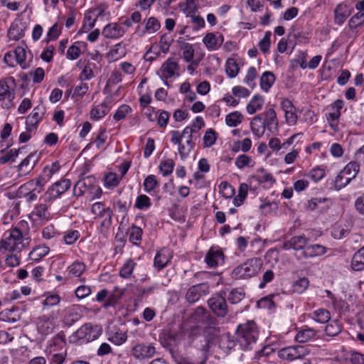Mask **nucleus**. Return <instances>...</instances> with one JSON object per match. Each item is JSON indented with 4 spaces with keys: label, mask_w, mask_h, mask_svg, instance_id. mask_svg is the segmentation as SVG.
<instances>
[{
    "label": "nucleus",
    "mask_w": 364,
    "mask_h": 364,
    "mask_svg": "<svg viewBox=\"0 0 364 364\" xmlns=\"http://www.w3.org/2000/svg\"><path fill=\"white\" fill-rule=\"evenodd\" d=\"M136 266V263L132 259L127 260L119 271V275L124 279L129 278Z\"/></svg>",
    "instance_id": "nucleus-51"
},
{
    "label": "nucleus",
    "mask_w": 364,
    "mask_h": 364,
    "mask_svg": "<svg viewBox=\"0 0 364 364\" xmlns=\"http://www.w3.org/2000/svg\"><path fill=\"white\" fill-rule=\"evenodd\" d=\"M259 331L256 323L249 321L238 326L236 332V343L242 350H250L256 345Z\"/></svg>",
    "instance_id": "nucleus-2"
},
{
    "label": "nucleus",
    "mask_w": 364,
    "mask_h": 364,
    "mask_svg": "<svg viewBox=\"0 0 364 364\" xmlns=\"http://www.w3.org/2000/svg\"><path fill=\"white\" fill-rule=\"evenodd\" d=\"M179 6L187 17L195 15L198 9L194 0H186V2L181 3Z\"/></svg>",
    "instance_id": "nucleus-46"
},
{
    "label": "nucleus",
    "mask_w": 364,
    "mask_h": 364,
    "mask_svg": "<svg viewBox=\"0 0 364 364\" xmlns=\"http://www.w3.org/2000/svg\"><path fill=\"white\" fill-rule=\"evenodd\" d=\"M252 133L257 137H261L265 132L266 127L262 115L258 114L252 118L250 122Z\"/></svg>",
    "instance_id": "nucleus-32"
},
{
    "label": "nucleus",
    "mask_w": 364,
    "mask_h": 364,
    "mask_svg": "<svg viewBox=\"0 0 364 364\" xmlns=\"http://www.w3.org/2000/svg\"><path fill=\"white\" fill-rule=\"evenodd\" d=\"M263 118V122L268 131L274 132L278 129V119L275 110L269 108L260 114Z\"/></svg>",
    "instance_id": "nucleus-23"
},
{
    "label": "nucleus",
    "mask_w": 364,
    "mask_h": 364,
    "mask_svg": "<svg viewBox=\"0 0 364 364\" xmlns=\"http://www.w3.org/2000/svg\"><path fill=\"white\" fill-rule=\"evenodd\" d=\"M223 41V36L220 33H208L203 38L204 45L210 51L218 50Z\"/></svg>",
    "instance_id": "nucleus-20"
},
{
    "label": "nucleus",
    "mask_w": 364,
    "mask_h": 364,
    "mask_svg": "<svg viewBox=\"0 0 364 364\" xmlns=\"http://www.w3.org/2000/svg\"><path fill=\"white\" fill-rule=\"evenodd\" d=\"M40 154L37 152L30 154L17 166L21 175H26L31 171L39 160Z\"/></svg>",
    "instance_id": "nucleus-18"
},
{
    "label": "nucleus",
    "mask_w": 364,
    "mask_h": 364,
    "mask_svg": "<svg viewBox=\"0 0 364 364\" xmlns=\"http://www.w3.org/2000/svg\"><path fill=\"white\" fill-rule=\"evenodd\" d=\"M16 62L22 69H26L29 67V63L26 60V51L23 47H17L14 50Z\"/></svg>",
    "instance_id": "nucleus-43"
},
{
    "label": "nucleus",
    "mask_w": 364,
    "mask_h": 364,
    "mask_svg": "<svg viewBox=\"0 0 364 364\" xmlns=\"http://www.w3.org/2000/svg\"><path fill=\"white\" fill-rule=\"evenodd\" d=\"M38 331L43 335H48L53 332L55 328L54 318L43 316L38 318L37 324Z\"/></svg>",
    "instance_id": "nucleus-26"
},
{
    "label": "nucleus",
    "mask_w": 364,
    "mask_h": 364,
    "mask_svg": "<svg viewBox=\"0 0 364 364\" xmlns=\"http://www.w3.org/2000/svg\"><path fill=\"white\" fill-rule=\"evenodd\" d=\"M257 77V72L255 67H250L244 80L245 83L251 88H254L256 85L255 82V79Z\"/></svg>",
    "instance_id": "nucleus-58"
},
{
    "label": "nucleus",
    "mask_w": 364,
    "mask_h": 364,
    "mask_svg": "<svg viewBox=\"0 0 364 364\" xmlns=\"http://www.w3.org/2000/svg\"><path fill=\"white\" fill-rule=\"evenodd\" d=\"M225 71L227 75L233 78L236 77L239 73V67L236 61L233 58H229L225 65Z\"/></svg>",
    "instance_id": "nucleus-53"
},
{
    "label": "nucleus",
    "mask_w": 364,
    "mask_h": 364,
    "mask_svg": "<svg viewBox=\"0 0 364 364\" xmlns=\"http://www.w3.org/2000/svg\"><path fill=\"white\" fill-rule=\"evenodd\" d=\"M175 163L172 159L162 161L159 166V170L164 176H168L172 173Z\"/></svg>",
    "instance_id": "nucleus-52"
},
{
    "label": "nucleus",
    "mask_w": 364,
    "mask_h": 364,
    "mask_svg": "<svg viewBox=\"0 0 364 364\" xmlns=\"http://www.w3.org/2000/svg\"><path fill=\"white\" fill-rule=\"evenodd\" d=\"M43 296L45 297V299L42 301L43 310L58 305L61 301V298L58 294L50 291L45 292Z\"/></svg>",
    "instance_id": "nucleus-36"
},
{
    "label": "nucleus",
    "mask_w": 364,
    "mask_h": 364,
    "mask_svg": "<svg viewBox=\"0 0 364 364\" xmlns=\"http://www.w3.org/2000/svg\"><path fill=\"white\" fill-rule=\"evenodd\" d=\"M49 252V248L46 246H38L29 253L31 260L38 262Z\"/></svg>",
    "instance_id": "nucleus-44"
},
{
    "label": "nucleus",
    "mask_w": 364,
    "mask_h": 364,
    "mask_svg": "<svg viewBox=\"0 0 364 364\" xmlns=\"http://www.w3.org/2000/svg\"><path fill=\"white\" fill-rule=\"evenodd\" d=\"M50 203L36 205L31 213V216L35 220H48L50 219V213L48 206Z\"/></svg>",
    "instance_id": "nucleus-30"
},
{
    "label": "nucleus",
    "mask_w": 364,
    "mask_h": 364,
    "mask_svg": "<svg viewBox=\"0 0 364 364\" xmlns=\"http://www.w3.org/2000/svg\"><path fill=\"white\" fill-rule=\"evenodd\" d=\"M206 264L210 267H216L224 263V255L221 250L211 247L205 257Z\"/></svg>",
    "instance_id": "nucleus-15"
},
{
    "label": "nucleus",
    "mask_w": 364,
    "mask_h": 364,
    "mask_svg": "<svg viewBox=\"0 0 364 364\" xmlns=\"http://www.w3.org/2000/svg\"><path fill=\"white\" fill-rule=\"evenodd\" d=\"M81 318L80 307L77 305H73L64 309L63 321L64 323L70 326L77 322Z\"/></svg>",
    "instance_id": "nucleus-22"
},
{
    "label": "nucleus",
    "mask_w": 364,
    "mask_h": 364,
    "mask_svg": "<svg viewBox=\"0 0 364 364\" xmlns=\"http://www.w3.org/2000/svg\"><path fill=\"white\" fill-rule=\"evenodd\" d=\"M263 265L262 260L258 257L247 259L236 267L232 272V277L236 279H248L257 276Z\"/></svg>",
    "instance_id": "nucleus-3"
},
{
    "label": "nucleus",
    "mask_w": 364,
    "mask_h": 364,
    "mask_svg": "<svg viewBox=\"0 0 364 364\" xmlns=\"http://www.w3.org/2000/svg\"><path fill=\"white\" fill-rule=\"evenodd\" d=\"M29 242V238L25 237L20 228L15 227L4 233L0 242V253L6 251L19 252L28 245Z\"/></svg>",
    "instance_id": "nucleus-1"
},
{
    "label": "nucleus",
    "mask_w": 364,
    "mask_h": 364,
    "mask_svg": "<svg viewBox=\"0 0 364 364\" xmlns=\"http://www.w3.org/2000/svg\"><path fill=\"white\" fill-rule=\"evenodd\" d=\"M158 186V181L154 175H149L144 181V191L150 193Z\"/></svg>",
    "instance_id": "nucleus-63"
},
{
    "label": "nucleus",
    "mask_w": 364,
    "mask_h": 364,
    "mask_svg": "<svg viewBox=\"0 0 364 364\" xmlns=\"http://www.w3.org/2000/svg\"><path fill=\"white\" fill-rule=\"evenodd\" d=\"M125 33L124 28L117 23H109L102 29V34L106 38L118 39Z\"/></svg>",
    "instance_id": "nucleus-17"
},
{
    "label": "nucleus",
    "mask_w": 364,
    "mask_h": 364,
    "mask_svg": "<svg viewBox=\"0 0 364 364\" xmlns=\"http://www.w3.org/2000/svg\"><path fill=\"white\" fill-rule=\"evenodd\" d=\"M109 102V99L106 98L103 102L93 106L90 112V119L97 121L103 118L109 112L111 107Z\"/></svg>",
    "instance_id": "nucleus-24"
},
{
    "label": "nucleus",
    "mask_w": 364,
    "mask_h": 364,
    "mask_svg": "<svg viewBox=\"0 0 364 364\" xmlns=\"http://www.w3.org/2000/svg\"><path fill=\"white\" fill-rule=\"evenodd\" d=\"M46 114V107L40 104L33 109L32 112L27 117L26 124L28 131L35 129L38 123L42 120Z\"/></svg>",
    "instance_id": "nucleus-13"
},
{
    "label": "nucleus",
    "mask_w": 364,
    "mask_h": 364,
    "mask_svg": "<svg viewBox=\"0 0 364 364\" xmlns=\"http://www.w3.org/2000/svg\"><path fill=\"white\" fill-rule=\"evenodd\" d=\"M327 200L326 198H314L307 202L306 208L310 211L318 210L321 212L326 209L327 206L324 205Z\"/></svg>",
    "instance_id": "nucleus-41"
},
{
    "label": "nucleus",
    "mask_w": 364,
    "mask_h": 364,
    "mask_svg": "<svg viewBox=\"0 0 364 364\" xmlns=\"http://www.w3.org/2000/svg\"><path fill=\"white\" fill-rule=\"evenodd\" d=\"M325 173L324 168L317 166L311 169L306 176L314 182H318L324 177Z\"/></svg>",
    "instance_id": "nucleus-61"
},
{
    "label": "nucleus",
    "mask_w": 364,
    "mask_h": 364,
    "mask_svg": "<svg viewBox=\"0 0 364 364\" xmlns=\"http://www.w3.org/2000/svg\"><path fill=\"white\" fill-rule=\"evenodd\" d=\"M251 177L259 183H268L271 186L275 182L273 176L262 168H259L257 171V173L252 175Z\"/></svg>",
    "instance_id": "nucleus-33"
},
{
    "label": "nucleus",
    "mask_w": 364,
    "mask_h": 364,
    "mask_svg": "<svg viewBox=\"0 0 364 364\" xmlns=\"http://www.w3.org/2000/svg\"><path fill=\"white\" fill-rule=\"evenodd\" d=\"M309 284V282L307 278H300L296 280L293 285L294 291L297 294H302L308 288Z\"/></svg>",
    "instance_id": "nucleus-62"
},
{
    "label": "nucleus",
    "mask_w": 364,
    "mask_h": 364,
    "mask_svg": "<svg viewBox=\"0 0 364 364\" xmlns=\"http://www.w3.org/2000/svg\"><path fill=\"white\" fill-rule=\"evenodd\" d=\"M80 234L78 230H70L65 232L63 240L66 245L74 244L80 237Z\"/></svg>",
    "instance_id": "nucleus-64"
},
{
    "label": "nucleus",
    "mask_w": 364,
    "mask_h": 364,
    "mask_svg": "<svg viewBox=\"0 0 364 364\" xmlns=\"http://www.w3.org/2000/svg\"><path fill=\"white\" fill-rule=\"evenodd\" d=\"M156 350L153 344L140 343L136 344L132 349V355L137 360L150 359L154 356Z\"/></svg>",
    "instance_id": "nucleus-10"
},
{
    "label": "nucleus",
    "mask_w": 364,
    "mask_h": 364,
    "mask_svg": "<svg viewBox=\"0 0 364 364\" xmlns=\"http://www.w3.org/2000/svg\"><path fill=\"white\" fill-rule=\"evenodd\" d=\"M171 258V252L168 249L163 248L156 253L154 260V265L159 271L161 270L166 267Z\"/></svg>",
    "instance_id": "nucleus-25"
},
{
    "label": "nucleus",
    "mask_w": 364,
    "mask_h": 364,
    "mask_svg": "<svg viewBox=\"0 0 364 364\" xmlns=\"http://www.w3.org/2000/svg\"><path fill=\"white\" fill-rule=\"evenodd\" d=\"M316 335V331L315 329L306 327L297 333L295 339L299 343H306L314 338Z\"/></svg>",
    "instance_id": "nucleus-40"
},
{
    "label": "nucleus",
    "mask_w": 364,
    "mask_h": 364,
    "mask_svg": "<svg viewBox=\"0 0 364 364\" xmlns=\"http://www.w3.org/2000/svg\"><path fill=\"white\" fill-rule=\"evenodd\" d=\"M242 115L238 111L228 114L225 117V122L229 127H237L242 122Z\"/></svg>",
    "instance_id": "nucleus-50"
},
{
    "label": "nucleus",
    "mask_w": 364,
    "mask_h": 364,
    "mask_svg": "<svg viewBox=\"0 0 364 364\" xmlns=\"http://www.w3.org/2000/svg\"><path fill=\"white\" fill-rule=\"evenodd\" d=\"M97 217L102 219L99 231L103 235H107L109 229L112 224V210L109 207H105L104 210H100V214L95 215Z\"/></svg>",
    "instance_id": "nucleus-19"
},
{
    "label": "nucleus",
    "mask_w": 364,
    "mask_h": 364,
    "mask_svg": "<svg viewBox=\"0 0 364 364\" xmlns=\"http://www.w3.org/2000/svg\"><path fill=\"white\" fill-rule=\"evenodd\" d=\"M142 230L139 227L132 225L129 230V240L134 245H137L141 240Z\"/></svg>",
    "instance_id": "nucleus-55"
},
{
    "label": "nucleus",
    "mask_w": 364,
    "mask_h": 364,
    "mask_svg": "<svg viewBox=\"0 0 364 364\" xmlns=\"http://www.w3.org/2000/svg\"><path fill=\"white\" fill-rule=\"evenodd\" d=\"M101 13L102 11L100 9H95L87 12L85 15L82 27L78 31V33L87 32L92 28L95 25L97 16L101 15Z\"/></svg>",
    "instance_id": "nucleus-27"
},
{
    "label": "nucleus",
    "mask_w": 364,
    "mask_h": 364,
    "mask_svg": "<svg viewBox=\"0 0 364 364\" xmlns=\"http://www.w3.org/2000/svg\"><path fill=\"white\" fill-rule=\"evenodd\" d=\"M26 23L22 20H15L11 25L8 31V37L10 40L18 41L25 35L26 30Z\"/></svg>",
    "instance_id": "nucleus-16"
},
{
    "label": "nucleus",
    "mask_w": 364,
    "mask_h": 364,
    "mask_svg": "<svg viewBox=\"0 0 364 364\" xmlns=\"http://www.w3.org/2000/svg\"><path fill=\"white\" fill-rule=\"evenodd\" d=\"M309 317L318 323H325L330 321L331 314L327 309L321 308L309 314Z\"/></svg>",
    "instance_id": "nucleus-35"
},
{
    "label": "nucleus",
    "mask_w": 364,
    "mask_h": 364,
    "mask_svg": "<svg viewBox=\"0 0 364 364\" xmlns=\"http://www.w3.org/2000/svg\"><path fill=\"white\" fill-rule=\"evenodd\" d=\"M359 167L360 163L357 161L348 163L336 177V186L341 188L348 184L358 174Z\"/></svg>",
    "instance_id": "nucleus-6"
},
{
    "label": "nucleus",
    "mask_w": 364,
    "mask_h": 364,
    "mask_svg": "<svg viewBox=\"0 0 364 364\" xmlns=\"http://www.w3.org/2000/svg\"><path fill=\"white\" fill-rule=\"evenodd\" d=\"M217 133L213 129H208L203 138L205 147L212 146L216 141Z\"/></svg>",
    "instance_id": "nucleus-56"
},
{
    "label": "nucleus",
    "mask_w": 364,
    "mask_h": 364,
    "mask_svg": "<svg viewBox=\"0 0 364 364\" xmlns=\"http://www.w3.org/2000/svg\"><path fill=\"white\" fill-rule=\"evenodd\" d=\"M297 36L298 33L293 32L289 34L288 41H286L284 38L281 39L277 45L278 51L281 53H284L287 49L288 43L294 46L296 43H293V40H295L297 38Z\"/></svg>",
    "instance_id": "nucleus-49"
},
{
    "label": "nucleus",
    "mask_w": 364,
    "mask_h": 364,
    "mask_svg": "<svg viewBox=\"0 0 364 364\" xmlns=\"http://www.w3.org/2000/svg\"><path fill=\"white\" fill-rule=\"evenodd\" d=\"M102 333L100 325L87 323L79 328L71 336V341L79 344L87 343L97 339Z\"/></svg>",
    "instance_id": "nucleus-4"
},
{
    "label": "nucleus",
    "mask_w": 364,
    "mask_h": 364,
    "mask_svg": "<svg viewBox=\"0 0 364 364\" xmlns=\"http://www.w3.org/2000/svg\"><path fill=\"white\" fill-rule=\"evenodd\" d=\"M95 179L92 176H88L79 180L73 188V195L81 196L87 192H95V197L100 198L102 195V189L95 185Z\"/></svg>",
    "instance_id": "nucleus-7"
},
{
    "label": "nucleus",
    "mask_w": 364,
    "mask_h": 364,
    "mask_svg": "<svg viewBox=\"0 0 364 364\" xmlns=\"http://www.w3.org/2000/svg\"><path fill=\"white\" fill-rule=\"evenodd\" d=\"M126 54L125 46L122 43H119L113 46L107 54V58L110 61H116L122 58Z\"/></svg>",
    "instance_id": "nucleus-38"
},
{
    "label": "nucleus",
    "mask_w": 364,
    "mask_h": 364,
    "mask_svg": "<svg viewBox=\"0 0 364 364\" xmlns=\"http://www.w3.org/2000/svg\"><path fill=\"white\" fill-rule=\"evenodd\" d=\"M178 70V64L171 58L167 59L161 65L159 73L162 79L167 80L175 75L178 76L177 70Z\"/></svg>",
    "instance_id": "nucleus-21"
},
{
    "label": "nucleus",
    "mask_w": 364,
    "mask_h": 364,
    "mask_svg": "<svg viewBox=\"0 0 364 364\" xmlns=\"http://www.w3.org/2000/svg\"><path fill=\"white\" fill-rule=\"evenodd\" d=\"M309 354V350L304 346L296 345L282 348L277 351V355L280 359L293 361L302 359Z\"/></svg>",
    "instance_id": "nucleus-8"
},
{
    "label": "nucleus",
    "mask_w": 364,
    "mask_h": 364,
    "mask_svg": "<svg viewBox=\"0 0 364 364\" xmlns=\"http://www.w3.org/2000/svg\"><path fill=\"white\" fill-rule=\"evenodd\" d=\"M264 98L259 95H255L247 105V112L250 114H253L257 111L262 109L264 105Z\"/></svg>",
    "instance_id": "nucleus-37"
},
{
    "label": "nucleus",
    "mask_w": 364,
    "mask_h": 364,
    "mask_svg": "<svg viewBox=\"0 0 364 364\" xmlns=\"http://www.w3.org/2000/svg\"><path fill=\"white\" fill-rule=\"evenodd\" d=\"M244 296H245V293H244L243 290L242 289L236 288V289H233L230 291V292L227 296V298H228V300L231 304H237L240 301H242V299L244 298Z\"/></svg>",
    "instance_id": "nucleus-54"
},
{
    "label": "nucleus",
    "mask_w": 364,
    "mask_h": 364,
    "mask_svg": "<svg viewBox=\"0 0 364 364\" xmlns=\"http://www.w3.org/2000/svg\"><path fill=\"white\" fill-rule=\"evenodd\" d=\"M15 79L9 77L0 80V102L4 109L10 108L15 98Z\"/></svg>",
    "instance_id": "nucleus-5"
},
{
    "label": "nucleus",
    "mask_w": 364,
    "mask_h": 364,
    "mask_svg": "<svg viewBox=\"0 0 364 364\" xmlns=\"http://www.w3.org/2000/svg\"><path fill=\"white\" fill-rule=\"evenodd\" d=\"M71 186V181L69 179H61L50 186L43 198L46 203H51L65 193Z\"/></svg>",
    "instance_id": "nucleus-9"
},
{
    "label": "nucleus",
    "mask_w": 364,
    "mask_h": 364,
    "mask_svg": "<svg viewBox=\"0 0 364 364\" xmlns=\"http://www.w3.org/2000/svg\"><path fill=\"white\" fill-rule=\"evenodd\" d=\"M210 309L218 316L225 317L228 312L225 296L220 294L213 295L208 300Z\"/></svg>",
    "instance_id": "nucleus-11"
},
{
    "label": "nucleus",
    "mask_w": 364,
    "mask_h": 364,
    "mask_svg": "<svg viewBox=\"0 0 364 364\" xmlns=\"http://www.w3.org/2000/svg\"><path fill=\"white\" fill-rule=\"evenodd\" d=\"M161 27L160 22L154 17H150L147 19L144 30L148 31V33L152 34L156 32Z\"/></svg>",
    "instance_id": "nucleus-57"
},
{
    "label": "nucleus",
    "mask_w": 364,
    "mask_h": 364,
    "mask_svg": "<svg viewBox=\"0 0 364 364\" xmlns=\"http://www.w3.org/2000/svg\"><path fill=\"white\" fill-rule=\"evenodd\" d=\"M351 268L354 271L364 270V246L354 254L351 259Z\"/></svg>",
    "instance_id": "nucleus-34"
},
{
    "label": "nucleus",
    "mask_w": 364,
    "mask_h": 364,
    "mask_svg": "<svg viewBox=\"0 0 364 364\" xmlns=\"http://www.w3.org/2000/svg\"><path fill=\"white\" fill-rule=\"evenodd\" d=\"M127 340V333L120 329H117L114 332H111L108 336V341L117 346L123 344Z\"/></svg>",
    "instance_id": "nucleus-42"
},
{
    "label": "nucleus",
    "mask_w": 364,
    "mask_h": 364,
    "mask_svg": "<svg viewBox=\"0 0 364 364\" xmlns=\"http://www.w3.org/2000/svg\"><path fill=\"white\" fill-rule=\"evenodd\" d=\"M309 240V238L304 235L294 236L283 243V249L285 250H293L294 251L302 250V252H304Z\"/></svg>",
    "instance_id": "nucleus-14"
},
{
    "label": "nucleus",
    "mask_w": 364,
    "mask_h": 364,
    "mask_svg": "<svg viewBox=\"0 0 364 364\" xmlns=\"http://www.w3.org/2000/svg\"><path fill=\"white\" fill-rule=\"evenodd\" d=\"M210 288L207 283H201L191 287L186 294V299L188 302L193 304L198 301L203 296L208 294Z\"/></svg>",
    "instance_id": "nucleus-12"
},
{
    "label": "nucleus",
    "mask_w": 364,
    "mask_h": 364,
    "mask_svg": "<svg viewBox=\"0 0 364 364\" xmlns=\"http://www.w3.org/2000/svg\"><path fill=\"white\" fill-rule=\"evenodd\" d=\"M342 330V326L337 320L331 321L325 328L326 334L328 336H336Z\"/></svg>",
    "instance_id": "nucleus-48"
},
{
    "label": "nucleus",
    "mask_w": 364,
    "mask_h": 364,
    "mask_svg": "<svg viewBox=\"0 0 364 364\" xmlns=\"http://www.w3.org/2000/svg\"><path fill=\"white\" fill-rule=\"evenodd\" d=\"M60 168V166L58 161L53 162L43 168L41 176L48 182L52 176L59 171Z\"/></svg>",
    "instance_id": "nucleus-45"
},
{
    "label": "nucleus",
    "mask_w": 364,
    "mask_h": 364,
    "mask_svg": "<svg viewBox=\"0 0 364 364\" xmlns=\"http://www.w3.org/2000/svg\"><path fill=\"white\" fill-rule=\"evenodd\" d=\"M151 205L150 198L146 195H139L134 204L135 208L139 210L147 209Z\"/></svg>",
    "instance_id": "nucleus-59"
},
{
    "label": "nucleus",
    "mask_w": 364,
    "mask_h": 364,
    "mask_svg": "<svg viewBox=\"0 0 364 364\" xmlns=\"http://www.w3.org/2000/svg\"><path fill=\"white\" fill-rule=\"evenodd\" d=\"M350 9L346 4H338L335 9V22L338 25H342L348 17L350 15Z\"/></svg>",
    "instance_id": "nucleus-31"
},
{
    "label": "nucleus",
    "mask_w": 364,
    "mask_h": 364,
    "mask_svg": "<svg viewBox=\"0 0 364 364\" xmlns=\"http://www.w3.org/2000/svg\"><path fill=\"white\" fill-rule=\"evenodd\" d=\"M275 76L270 71H265L260 77L261 89L267 92L275 82Z\"/></svg>",
    "instance_id": "nucleus-39"
},
{
    "label": "nucleus",
    "mask_w": 364,
    "mask_h": 364,
    "mask_svg": "<svg viewBox=\"0 0 364 364\" xmlns=\"http://www.w3.org/2000/svg\"><path fill=\"white\" fill-rule=\"evenodd\" d=\"M326 247L319 245H306L304 252H302V255L304 258H313L315 257H320L326 252Z\"/></svg>",
    "instance_id": "nucleus-29"
},
{
    "label": "nucleus",
    "mask_w": 364,
    "mask_h": 364,
    "mask_svg": "<svg viewBox=\"0 0 364 364\" xmlns=\"http://www.w3.org/2000/svg\"><path fill=\"white\" fill-rule=\"evenodd\" d=\"M364 23V12H358L348 21L350 28H356Z\"/></svg>",
    "instance_id": "nucleus-60"
},
{
    "label": "nucleus",
    "mask_w": 364,
    "mask_h": 364,
    "mask_svg": "<svg viewBox=\"0 0 364 364\" xmlns=\"http://www.w3.org/2000/svg\"><path fill=\"white\" fill-rule=\"evenodd\" d=\"M235 166L239 169H243L245 167H252L255 165V161L252 160V159L246 155V154H241L239 155L236 159L235 161Z\"/></svg>",
    "instance_id": "nucleus-47"
},
{
    "label": "nucleus",
    "mask_w": 364,
    "mask_h": 364,
    "mask_svg": "<svg viewBox=\"0 0 364 364\" xmlns=\"http://www.w3.org/2000/svg\"><path fill=\"white\" fill-rule=\"evenodd\" d=\"M48 182L41 176L39 178L31 180L20 187V191L22 193L24 190H31L38 193H41L45 185Z\"/></svg>",
    "instance_id": "nucleus-28"
}]
</instances>
